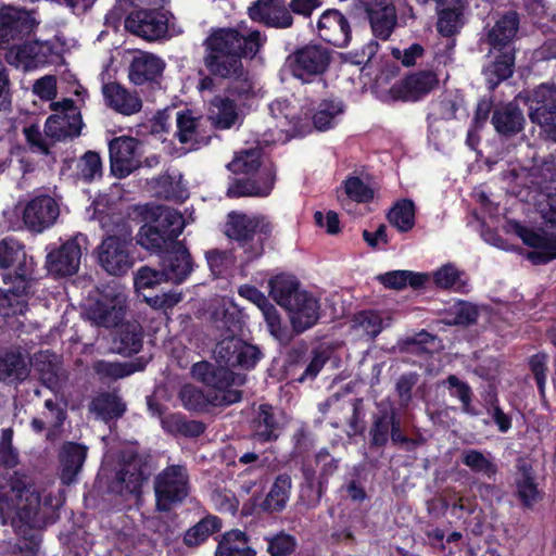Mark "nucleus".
Returning a JSON list of instances; mask_svg holds the SVG:
<instances>
[{
	"label": "nucleus",
	"instance_id": "f257e3e1",
	"mask_svg": "<svg viewBox=\"0 0 556 556\" xmlns=\"http://www.w3.org/2000/svg\"><path fill=\"white\" fill-rule=\"evenodd\" d=\"M203 64L212 76L228 79L243 74L241 59L253 58L262 46L257 30L240 33L235 28L214 29L203 42Z\"/></svg>",
	"mask_w": 556,
	"mask_h": 556
},
{
	"label": "nucleus",
	"instance_id": "f03ea898",
	"mask_svg": "<svg viewBox=\"0 0 556 556\" xmlns=\"http://www.w3.org/2000/svg\"><path fill=\"white\" fill-rule=\"evenodd\" d=\"M271 298L288 314L296 333L313 327L320 316L319 300L311 292L302 290L293 276L277 275L269 282Z\"/></svg>",
	"mask_w": 556,
	"mask_h": 556
},
{
	"label": "nucleus",
	"instance_id": "7ed1b4c3",
	"mask_svg": "<svg viewBox=\"0 0 556 556\" xmlns=\"http://www.w3.org/2000/svg\"><path fill=\"white\" fill-rule=\"evenodd\" d=\"M40 495L24 475L14 473L10 479L0 481V517L5 522L11 520L20 529V522L29 528L38 525Z\"/></svg>",
	"mask_w": 556,
	"mask_h": 556
},
{
	"label": "nucleus",
	"instance_id": "20e7f679",
	"mask_svg": "<svg viewBox=\"0 0 556 556\" xmlns=\"http://www.w3.org/2000/svg\"><path fill=\"white\" fill-rule=\"evenodd\" d=\"M545 200H540L539 206L545 226L539 229L518 227L520 239L534 251L528 257L533 263H546L556 257V194H542Z\"/></svg>",
	"mask_w": 556,
	"mask_h": 556
},
{
	"label": "nucleus",
	"instance_id": "39448f33",
	"mask_svg": "<svg viewBox=\"0 0 556 556\" xmlns=\"http://www.w3.org/2000/svg\"><path fill=\"white\" fill-rule=\"evenodd\" d=\"M156 509L168 511L189 494V475L181 465H170L154 479Z\"/></svg>",
	"mask_w": 556,
	"mask_h": 556
},
{
	"label": "nucleus",
	"instance_id": "423d86ee",
	"mask_svg": "<svg viewBox=\"0 0 556 556\" xmlns=\"http://www.w3.org/2000/svg\"><path fill=\"white\" fill-rule=\"evenodd\" d=\"M131 230L123 228L119 235L106 236L98 247V262L110 275L122 276L134 266L130 255Z\"/></svg>",
	"mask_w": 556,
	"mask_h": 556
},
{
	"label": "nucleus",
	"instance_id": "0eeeda50",
	"mask_svg": "<svg viewBox=\"0 0 556 556\" xmlns=\"http://www.w3.org/2000/svg\"><path fill=\"white\" fill-rule=\"evenodd\" d=\"M126 298L124 288L117 285L105 287L88 307V318L97 326L117 325L124 316Z\"/></svg>",
	"mask_w": 556,
	"mask_h": 556
},
{
	"label": "nucleus",
	"instance_id": "6e6552de",
	"mask_svg": "<svg viewBox=\"0 0 556 556\" xmlns=\"http://www.w3.org/2000/svg\"><path fill=\"white\" fill-rule=\"evenodd\" d=\"M54 114L48 117L45 125L46 137L53 142L72 139L80 135L83 119L78 108L72 99L51 104Z\"/></svg>",
	"mask_w": 556,
	"mask_h": 556
},
{
	"label": "nucleus",
	"instance_id": "1a4fd4ad",
	"mask_svg": "<svg viewBox=\"0 0 556 556\" xmlns=\"http://www.w3.org/2000/svg\"><path fill=\"white\" fill-rule=\"evenodd\" d=\"M330 60L328 49L319 45H306L293 51L287 58V64L295 78L308 83L327 71Z\"/></svg>",
	"mask_w": 556,
	"mask_h": 556
},
{
	"label": "nucleus",
	"instance_id": "9d476101",
	"mask_svg": "<svg viewBox=\"0 0 556 556\" xmlns=\"http://www.w3.org/2000/svg\"><path fill=\"white\" fill-rule=\"evenodd\" d=\"M182 405L190 410H203L208 405H229L240 401L241 393L235 389L222 387H205L204 390L192 384H186L179 392Z\"/></svg>",
	"mask_w": 556,
	"mask_h": 556
},
{
	"label": "nucleus",
	"instance_id": "9b49d317",
	"mask_svg": "<svg viewBox=\"0 0 556 556\" xmlns=\"http://www.w3.org/2000/svg\"><path fill=\"white\" fill-rule=\"evenodd\" d=\"M87 249V238L78 235L59 249L48 253L46 266L48 271L54 276H72L79 269L83 251Z\"/></svg>",
	"mask_w": 556,
	"mask_h": 556
},
{
	"label": "nucleus",
	"instance_id": "f8f14e48",
	"mask_svg": "<svg viewBox=\"0 0 556 556\" xmlns=\"http://www.w3.org/2000/svg\"><path fill=\"white\" fill-rule=\"evenodd\" d=\"M530 119L540 125L546 137L556 142V87L541 85L534 92L530 105Z\"/></svg>",
	"mask_w": 556,
	"mask_h": 556
},
{
	"label": "nucleus",
	"instance_id": "ddd939ff",
	"mask_svg": "<svg viewBox=\"0 0 556 556\" xmlns=\"http://www.w3.org/2000/svg\"><path fill=\"white\" fill-rule=\"evenodd\" d=\"M213 353L220 368L236 366L251 368L261 358V352L255 345L248 344L235 337L219 341Z\"/></svg>",
	"mask_w": 556,
	"mask_h": 556
},
{
	"label": "nucleus",
	"instance_id": "4468645a",
	"mask_svg": "<svg viewBox=\"0 0 556 556\" xmlns=\"http://www.w3.org/2000/svg\"><path fill=\"white\" fill-rule=\"evenodd\" d=\"M60 216L58 201L48 195L40 194L31 198L23 207V222L27 229L40 233L53 226Z\"/></svg>",
	"mask_w": 556,
	"mask_h": 556
},
{
	"label": "nucleus",
	"instance_id": "2eb2a0df",
	"mask_svg": "<svg viewBox=\"0 0 556 556\" xmlns=\"http://www.w3.org/2000/svg\"><path fill=\"white\" fill-rule=\"evenodd\" d=\"M439 86L438 74L430 70L406 76L390 88L393 100L417 101Z\"/></svg>",
	"mask_w": 556,
	"mask_h": 556
},
{
	"label": "nucleus",
	"instance_id": "dca6fc26",
	"mask_svg": "<svg viewBox=\"0 0 556 556\" xmlns=\"http://www.w3.org/2000/svg\"><path fill=\"white\" fill-rule=\"evenodd\" d=\"M362 5L376 38L387 40L397 24L393 0H362Z\"/></svg>",
	"mask_w": 556,
	"mask_h": 556
},
{
	"label": "nucleus",
	"instance_id": "f3484780",
	"mask_svg": "<svg viewBox=\"0 0 556 556\" xmlns=\"http://www.w3.org/2000/svg\"><path fill=\"white\" fill-rule=\"evenodd\" d=\"M112 174H131L140 169L139 142L127 136L114 138L109 143Z\"/></svg>",
	"mask_w": 556,
	"mask_h": 556
},
{
	"label": "nucleus",
	"instance_id": "a211bd4d",
	"mask_svg": "<svg viewBox=\"0 0 556 556\" xmlns=\"http://www.w3.org/2000/svg\"><path fill=\"white\" fill-rule=\"evenodd\" d=\"M125 28L148 41L163 38L168 29L167 18L154 10L132 12L125 20Z\"/></svg>",
	"mask_w": 556,
	"mask_h": 556
},
{
	"label": "nucleus",
	"instance_id": "6ab92c4d",
	"mask_svg": "<svg viewBox=\"0 0 556 556\" xmlns=\"http://www.w3.org/2000/svg\"><path fill=\"white\" fill-rule=\"evenodd\" d=\"M239 294L248 301L255 304L262 312L264 319L267 324L270 334L280 343L287 344L290 342L292 336L289 330L281 325L280 316L273 304L267 298L255 287L242 286L239 288Z\"/></svg>",
	"mask_w": 556,
	"mask_h": 556
},
{
	"label": "nucleus",
	"instance_id": "aec40b11",
	"mask_svg": "<svg viewBox=\"0 0 556 556\" xmlns=\"http://www.w3.org/2000/svg\"><path fill=\"white\" fill-rule=\"evenodd\" d=\"M36 26L30 12L14 7L0 9V46L29 35Z\"/></svg>",
	"mask_w": 556,
	"mask_h": 556
},
{
	"label": "nucleus",
	"instance_id": "412c9836",
	"mask_svg": "<svg viewBox=\"0 0 556 556\" xmlns=\"http://www.w3.org/2000/svg\"><path fill=\"white\" fill-rule=\"evenodd\" d=\"M316 29L319 38L339 48L345 47L351 39L348 18L334 9L327 10L319 16Z\"/></svg>",
	"mask_w": 556,
	"mask_h": 556
},
{
	"label": "nucleus",
	"instance_id": "4be33fe9",
	"mask_svg": "<svg viewBox=\"0 0 556 556\" xmlns=\"http://www.w3.org/2000/svg\"><path fill=\"white\" fill-rule=\"evenodd\" d=\"M141 210L146 218L153 219L157 223V226L174 241H177V238L182 233L185 227L194 220L192 212H190L188 216H185L180 212L166 206L147 204L142 206Z\"/></svg>",
	"mask_w": 556,
	"mask_h": 556
},
{
	"label": "nucleus",
	"instance_id": "5701e85b",
	"mask_svg": "<svg viewBox=\"0 0 556 556\" xmlns=\"http://www.w3.org/2000/svg\"><path fill=\"white\" fill-rule=\"evenodd\" d=\"M30 287L27 278H20L13 288L0 289V316L12 318L25 315L28 311Z\"/></svg>",
	"mask_w": 556,
	"mask_h": 556
},
{
	"label": "nucleus",
	"instance_id": "b1692460",
	"mask_svg": "<svg viewBox=\"0 0 556 556\" xmlns=\"http://www.w3.org/2000/svg\"><path fill=\"white\" fill-rule=\"evenodd\" d=\"M249 15L253 21L276 28H288L293 23V17L282 0H257L249 9Z\"/></svg>",
	"mask_w": 556,
	"mask_h": 556
},
{
	"label": "nucleus",
	"instance_id": "393cba45",
	"mask_svg": "<svg viewBox=\"0 0 556 556\" xmlns=\"http://www.w3.org/2000/svg\"><path fill=\"white\" fill-rule=\"evenodd\" d=\"M291 490V478L287 475H280L276 478L270 491L264 500L251 506L243 505L242 514L252 515L257 511H279L283 509L289 501Z\"/></svg>",
	"mask_w": 556,
	"mask_h": 556
},
{
	"label": "nucleus",
	"instance_id": "a878e982",
	"mask_svg": "<svg viewBox=\"0 0 556 556\" xmlns=\"http://www.w3.org/2000/svg\"><path fill=\"white\" fill-rule=\"evenodd\" d=\"M269 224L264 217L231 212L225 226V233L237 241H247L257 231H268Z\"/></svg>",
	"mask_w": 556,
	"mask_h": 556
},
{
	"label": "nucleus",
	"instance_id": "bb28decb",
	"mask_svg": "<svg viewBox=\"0 0 556 556\" xmlns=\"http://www.w3.org/2000/svg\"><path fill=\"white\" fill-rule=\"evenodd\" d=\"M102 93L106 105L119 114L129 116L142 108V101L137 92L129 91L118 83L104 84Z\"/></svg>",
	"mask_w": 556,
	"mask_h": 556
},
{
	"label": "nucleus",
	"instance_id": "cd10ccee",
	"mask_svg": "<svg viewBox=\"0 0 556 556\" xmlns=\"http://www.w3.org/2000/svg\"><path fill=\"white\" fill-rule=\"evenodd\" d=\"M161 266L166 281L175 283L182 282L192 270L190 254L181 242L164 254Z\"/></svg>",
	"mask_w": 556,
	"mask_h": 556
},
{
	"label": "nucleus",
	"instance_id": "c85d7f7f",
	"mask_svg": "<svg viewBox=\"0 0 556 556\" xmlns=\"http://www.w3.org/2000/svg\"><path fill=\"white\" fill-rule=\"evenodd\" d=\"M164 62L148 52L137 53L128 67V78L135 85L154 81L163 72Z\"/></svg>",
	"mask_w": 556,
	"mask_h": 556
},
{
	"label": "nucleus",
	"instance_id": "c756f323",
	"mask_svg": "<svg viewBox=\"0 0 556 556\" xmlns=\"http://www.w3.org/2000/svg\"><path fill=\"white\" fill-rule=\"evenodd\" d=\"M519 28V16L514 11L504 13L486 34V42L491 49L502 51L508 49Z\"/></svg>",
	"mask_w": 556,
	"mask_h": 556
},
{
	"label": "nucleus",
	"instance_id": "7c9ffc66",
	"mask_svg": "<svg viewBox=\"0 0 556 556\" xmlns=\"http://www.w3.org/2000/svg\"><path fill=\"white\" fill-rule=\"evenodd\" d=\"M525 121L522 111L511 102L496 106L491 119L496 132L504 137H513L520 132Z\"/></svg>",
	"mask_w": 556,
	"mask_h": 556
},
{
	"label": "nucleus",
	"instance_id": "2f4dec72",
	"mask_svg": "<svg viewBox=\"0 0 556 556\" xmlns=\"http://www.w3.org/2000/svg\"><path fill=\"white\" fill-rule=\"evenodd\" d=\"M16 267L17 279L27 278L33 268V260L27 258L23 245L12 239L0 241V267Z\"/></svg>",
	"mask_w": 556,
	"mask_h": 556
},
{
	"label": "nucleus",
	"instance_id": "473e14b6",
	"mask_svg": "<svg viewBox=\"0 0 556 556\" xmlns=\"http://www.w3.org/2000/svg\"><path fill=\"white\" fill-rule=\"evenodd\" d=\"M467 5V0H446L444 5H438V31L446 37L456 34L464 25Z\"/></svg>",
	"mask_w": 556,
	"mask_h": 556
},
{
	"label": "nucleus",
	"instance_id": "72a5a7b5",
	"mask_svg": "<svg viewBox=\"0 0 556 556\" xmlns=\"http://www.w3.org/2000/svg\"><path fill=\"white\" fill-rule=\"evenodd\" d=\"M273 176H243L235 179L227 189L230 198L266 197L274 188Z\"/></svg>",
	"mask_w": 556,
	"mask_h": 556
},
{
	"label": "nucleus",
	"instance_id": "f704fd0d",
	"mask_svg": "<svg viewBox=\"0 0 556 556\" xmlns=\"http://www.w3.org/2000/svg\"><path fill=\"white\" fill-rule=\"evenodd\" d=\"M207 118L217 129H229L239 121L236 102L224 96H215L208 103Z\"/></svg>",
	"mask_w": 556,
	"mask_h": 556
},
{
	"label": "nucleus",
	"instance_id": "c9c22d12",
	"mask_svg": "<svg viewBox=\"0 0 556 556\" xmlns=\"http://www.w3.org/2000/svg\"><path fill=\"white\" fill-rule=\"evenodd\" d=\"M179 241H174L159 226L144 224L137 233V243L153 253H166Z\"/></svg>",
	"mask_w": 556,
	"mask_h": 556
},
{
	"label": "nucleus",
	"instance_id": "e433bc0d",
	"mask_svg": "<svg viewBox=\"0 0 556 556\" xmlns=\"http://www.w3.org/2000/svg\"><path fill=\"white\" fill-rule=\"evenodd\" d=\"M29 375V366L18 352L0 354V381L17 383L24 381Z\"/></svg>",
	"mask_w": 556,
	"mask_h": 556
},
{
	"label": "nucleus",
	"instance_id": "4c0bfd02",
	"mask_svg": "<svg viewBox=\"0 0 556 556\" xmlns=\"http://www.w3.org/2000/svg\"><path fill=\"white\" fill-rule=\"evenodd\" d=\"M86 447L80 444L67 443L61 453L62 480L70 484L74 481L86 459Z\"/></svg>",
	"mask_w": 556,
	"mask_h": 556
},
{
	"label": "nucleus",
	"instance_id": "58836bf2",
	"mask_svg": "<svg viewBox=\"0 0 556 556\" xmlns=\"http://www.w3.org/2000/svg\"><path fill=\"white\" fill-rule=\"evenodd\" d=\"M384 326L383 317L372 311H362L355 314L351 321L353 334L361 339H372L377 337Z\"/></svg>",
	"mask_w": 556,
	"mask_h": 556
},
{
	"label": "nucleus",
	"instance_id": "ea45409f",
	"mask_svg": "<svg viewBox=\"0 0 556 556\" xmlns=\"http://www.w3.org/2000/svg\"><path fill=\"white\" fill-rule=\"evenodd\" d=\"M227 168L233 174H251L262 169L265 173L271 172V168L265 165L260 150L250 149L236 153L233 160L228 163Z\"/></svg>",
	"mask_w": 556,
	"mask_h": 556
},
{
	"label": "nucleus",
	"instance_id": "a19ab883",
	"mask_svg": "<svg viewBox=\"0 0 556 556\" xmlns=\"http://www.w3.org/2000/svg\"><path fill=\"white\" fill-rule=\"evenodd\" d=\"M89 410L94 414L97 418L106 421L122 416L125 412V404L117 395L104 393L92 400Z\"/></svg>",
	"mask_w": 556,
	"mask_h": 556
},
{
	"label": "nucleus",
	"instance_id": "79ce46f5",
	"mask_svg": "<svg viewBox=\"0 0 556 556\" xmlns=\"http://www.w3.org/2000/svg\"><path fill=\"white\" fill-rule=\"evenodd\" d=\"M432 278L433 282L439 288L466 291L467 281L464 273L451 263L444 264L434 270Z\"/></svg>",
	"mask_w": 556,
	"mask_h": 556
},
{
	"label": "nucleus",
	"instance_id": "37998d69",
	"mask_svg": "<svg viewBox=\"0 0 556 556\" xmlns=\"http://www.w3.org/2000/svg\"><path fill=\"white\" fill-rule=\"evenodd\" d=\"M51 52L52 49L50 43L30 41L18 47L16 56L26 66L37 67L49 61Z\"/></svg>",
	"mask_w": 556,
	"mask_h": 556
},
{
	"label": "nucleus",
	"instance_id": "c03bdc74",
	"mask_svg": "<svg viewBox=\"0 0 556 556\" xmlns=\"http://www.w3.org/2000/svg\"><path fill=\"white\" fill-rule=\"evenodd\" d=\"M429 279L428 275L410 270H393L378 276V280L387 288L402 289L407 285L422 286Z\"/></svg>",
	"mask_w": 556,
	"mask_h": 556
},
{
	"label": "nucleus",
	"instance_id": "a18cd8bd",
	"mask_svg": "<svg viewBox=\"0 0 556 556\" xmlns=\"http://www.w3.org/2000/svg\"><path fill=\"white\" fill-rule=\"evenodd\" d=\"M344 106L339 101L325 100L319 103L313 115V124L317 130H327L334 126L339 116L342 115Z\"/></svg>",
	"mask_w": 556,
	"mask_h": 556
},
{
	"label": "nucleus",
	"instance_id": "49530a36",
	"mask_svg": "<svg viewBox=\"0 0 556 556\" xmlns=\"http://www.w3.org/2000/svg\"><path fill=\"white\" fill-rule=\"evenodd\" d=\"M219 529V519L215 516H208L200 520L192 528H190L186 532L184 541L188 546H198Z\"/></svg>",
	"mask_w": 556,
	"mask_h": 556
},
{
	"label": "nucleus",
	"instance_id": "de8ad7c7",
	"mask_svg": "<svg viewBox=\"0 0 556 556\" xmlns=\"http://www.w3.org/2000/svg\"><path fill=\"white\" fill-rule=\"evenodd\" d=\"M514 55L506 51L484 70V75L489 87L494 89L502 80L513 75Z\"/></svg>",
	"mask_w": 556,
	"mask_h": 556
},
{
	"label": "nucleus",
	"instance_id": "09e8293b",
	"mask_svg": "<svg viewBox=\"0 0 556 556\" xmlns=\"http://www.w3.org/2000/svg\"><path fill=\"white\" fill-rule=\"evenodd\" d=\"M516 484L518 495L526 505H531L538 500L539 492L533 481L531 468L526 462H521L518 465Z\"/></svg>",
	"mask_w": 556,
	"mask_h": 556
},
{
	"label": "nucleus",
	"instance_id": "8fccbe9b",
	"mask_svg": "<svg viewBox=\"0 0 556 556\" xmlns=\"http://www.w3.org/2000/svg\"><path fill=\"white\" fill-rule=\"evenodd\" d=\"M389 222L397 230L406 232L414 227L415 210L414 204L409 200L397 202L389 212Z\"/></svg>",
	"mask_w": 556,
	"mask_h": 556
},
{
	"label": "nucleus",
	"instance_id": "3c124183",
	"mask_svg": "<svg viewBox=\"0 0 556 556\" xmlns=\"http://www.w3.org/2000/svg\"><path fill=\"white\" fill-rule=\"evenodd\" d=\"M464 465L473 472L480 473L488 478H492L496 472V465L493 463L489 454H484L477 450H466L462 454Z\"/></svg>",
	"mask_w": 556,
	"mask_h": 556
},
{
	"label": "nucleus",
	"instance_id": "603ef678",
	"mask_svg": "<svg viewBox=\"0 0 556 556\" xmlns=\"http://www.w3.org/2000/svg\"><path fill=\"white\" fill-rule=\"evenodd\" d=\"M142 338L137 325H126L119 330L116 340V350L124 355L138 353L141 349Z\"/></svg>",
	"mask_w": 556,
	"mask_h": 556
},
{
	"label": "nucleus",
	"instance_id": "864d4df0",
	"mask_svg": "<svg viewBox=\"0 0 556 556\" xmlns=\"http://www.w3.org/2000/svg\"><path fill=\"white\" fill-rule=\"evenodd\" d=\"M478 312L475 305L467 302H455L448 306L444 323L447 325H470L476 321Z\"/></svg>",
	"mask_w": 556,
	"mask_h": 556
},
{
	"label": "nucleus",
	"instance_id": "5fc2aeb1",
	"mask_svg": "<svg viewBox=\"0 0 556 556\" xmlns=\"http://www.w3.org/2000/svg\"><path fill=\"white\" fill-rule=\"evenodd\" d=\"M157 194L174 201H185L189 197L188 189L182 182L181 176H160Z\"/></svg>",
	"mask_w": 556,
	"mask_h": 556
},
{
	"label": "nucleus",
	"instance_id": "6e6d98bb",
	"mask_svg": "<svg viewBox=\"0 0 556 556\" xmlns=\"http://www.w3.org/2000/svg\"><path fill=\"white\" fill-rule=\"evenodd\" d=\"M93 369L103 378H123L136 371L132 363H115L106 361H98L93 365Z\"/></svg>",
	"mask_w": 556,
	"mask_h": 556
},
{
	"label": "nucleus",
	"instance_id": "4d7b16f0",
	"mask_svg": "<svg viewBox=\"0 0 556 556\" xmlns=\"http://www.w3.org/2000/svg\"><path fill=\"white\" fill-rule=\"evenodd\" d=\"M346 194L356 202H367L374 198V190L358 176H351L344 182Z\"/></svg>",
	"mask_w": 556,
	"mask_h": 556
},
{
	"label": "nucleus",
	"instance_id": "13d9d810",
	"mask_svg": "<svg viewBox=\"0 0 556 556\" xmlns=\"http://www.w3.org/2000/svg\"><path fill=\"white\" fill-rule=\"evenodd\" d=\"M223 540H228L227 547H229V549L237 556L256 555V552L249 545V540L245 533L240 530H232L225 533Z\"/></svg>",
	"mask_w": 556,
	"mask_h": 556
},
{
	"label": "nucleus",
	"instance_id": "bf43d9fd",
	"mask_svg": "<svg viewBox=\"0 0 556 556\" xmlns=\"http://www.w3.org/2000/svg\"><path fill=\"white\" fill-rule=\"evenodd\" d=\"M162 281H166L163 270L157 271L150 267L140 268L135 276V287L139 292L154 288Z\"/></svg>",
	"mask_w": 556,
	"mask_h": 556
},
{
	"label": "nucleus",
	"instance_id": "052dcab7",
	"mask_svg": "<svg viewBox=\"0 0 556 556\" xmlns=\"http://www.w3.org/2000/svg\"><path fill=\"white\" fill-rule=\"evenodd\" d=\"M197 121L187 113L178 114L177 116V137L184 144L193 143L195 140Z\"/></svg>",
	"mask_w": 556,
	"mask_h": 556
},
{
	"label": "nucleus",
	"instance_id": "680f3d73",
	"mask_svg": "<svg viewBox=\"0 0 556 556\" xmlns=\"http://www.w3.org/2000/svg\"><path fill=\"white\" fill-rule=\"evenodd\" d=\"M130 467L131 466H128L126 470H122L121 472L117 473L116 482L121 484V492H138L144 480L141 472L130 471Z\"/></svg>",
	"mask_w": 556,
	"mask_h": 556
},
{
	"label": "nucleus",
	"instance_id": "e2e57ef3",
	"mask_svg": "<svg viewBox=\"0 0 556 556\" xmlns=\"http://www.w3.org/2000/svg\"><path fill=\"white\" fill-rule=\"evenodd\" d=\"M295 543L291 535L281 533L273 538L268 543V552L273 556H286L294 549Z\"/></svg>",
	"mask_w": 556,
	"mask_h": 556
},
{
	"label": "nucleus",
	"instance_id": "0e129e2a",
	"mask_svg": "<svg viewBox=\"0 0 556 556\" xmlns=\"http://www.w3.org/2000/svg\"><path fill=\"white\" fill-rule=\"evenodd\" d=\"M424 47L419 43H414L404 50H400L399 48L392 49L393 58L401 61L404 66L415 65L416 61L424 55Z\"/></svg>",
	"mask_w": 556,
	"mask_h": 556
},
{
	"label": "nucleus",
	"instance_id": "69168bd1",
	"mask_svg": "<svg viewBox=\"0 0 556 556\" xmlns=\"http://www.w3.org/2000/svg\"><path fill=\"white\" fill-rule=\"evenodd\" d=\"M144 300L151 307L166 311L178 304L182 300V294L170 291L152 298L144 296Z\"/></svg>",
	"mask_w": 556,
	"mask_h": 556
},
{
	"label": "nucleus",
	"instance_id": "338daca9",
	"mask_svg": "<svg viewBox=\"0 0 556 556\" xmlns=\"http://www.w3.org/2000/svg\"><path fill=\"white\" fill-rule=\"evenodd\" d=\"M12 430L4 429L2 432V441L0 443V464L13 467L17 464V454L11 446Z\"/></svg>",
	"mask_w": 556,
	"mask_h": 556
},
{
	"label": "nucleus",
	"instance_id": "774afa93",
	"mask_svg": "<svg viewBox=\"0 0 556 556\" xmlns=\"http://www.w3.org/2000/svg\"><path fill=\"white\" fill-rule=\"evenodd\" d=\"M447 383L452 389V395L459 399L463 403V409L466 413L470 412V388L455 376L447 378Z\"/></svg>",
	"mask_w": 556,
	"mask_h": 556
}]
</instances>
